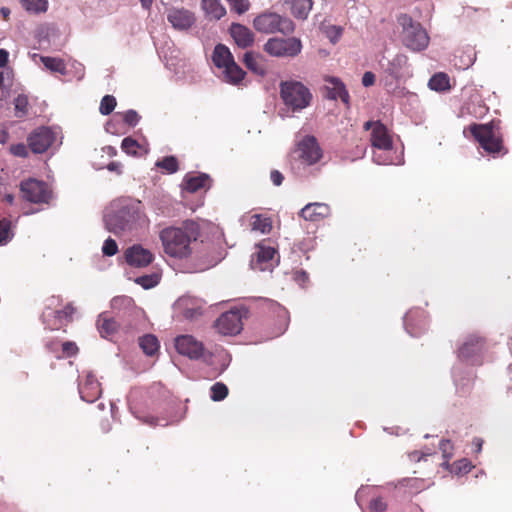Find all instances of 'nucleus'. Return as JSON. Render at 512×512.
<instances>
[{
    "mask_svg": "<svg viewBox=\"0 0 512 512\" xmlns=\"http://www.w3.org/2000/svg\"><path fill=\"white\" fill-rule=\"evenodd\" d=\"M325 81L331 85V87L328 88V97L330 99H340L345 104L349 103V93L344 83L339 78L327 77Z\"/></svg>",
    "mask_w": 512,
    "mask_h": 512,
    "instance_id": "22",
    "label": "nucleus"
},
{
    "mask_svg": "<svg viewBox=\"0 0 512 512\" xmlns=\"http://www.w3.org/2000/svg\"><path fill=\"white\" fill-rule=\"evenodd\" d=\"M433 454H435V450L427 448L423 451H413L412 453H410V458L412 460L420 461L421 459H424L425 457Z\"/></svg>",
    "mask_w": 512,
    "mask_h": 512,
    "instance_id": "50",
    "label": "nucleus"
},
{
    "mask_svg": "<svg viewBox=\"0 0 512 512\" xmlns=\"http://www.w3.org/2000/svg\"><path fill=\"white\" fill-rule=\"evenodd\" d=\"M123 120L127 125L134 127L138 124L140 116L135 110L130 109L123 114Z\"/></svg>",
    "mask_w": 512,
    "mask_h": 512,
    "instance_id": "46",
    "label": "nucleus"
},
{
    "mask_svg": "<svg viewBox=\"0 0 512 512\" xmlns=\"http://www.w3.org/2000/svg\"><path fill=\"white\" fill-rule=\"evenodd\" d=\"M439 449L442 452L443 458L445 459L443 465L448 467V461L453 456V445L451 444L450 440H442L439 444Z\"/></svg>",
    "mask_w": 512,
    "mask_h": 512,
    "instance_id": "41",
    "label": "nucleus"
},
{
    "mask_svg": "<svg viewBox=\"0 0 512 512\" xmlns=\"http://www.w3.org/2000/svg\"><path fill=\"white\" fill-rule=\"evenodd\" d=\"M322 158V149L314 136L307 135L297 143L292 153L291 169L302 175L306 167L316 164Z\"/></svg>",
    "mask_w": 512,
    "mask_h": 512,
    "instance_id": "3",
    "label": "nucleus"
},
{
    "mask_svg": "<svg viewBox=\"0 0 512 512\" xmlns=\"http://www.w3.org/2000/svg\"><path fill=\"white\" fill-rule=\"evenodd\" d=\"M402 27L401 41L411 51H422L428 47L429 36L419 22L414 21L409 15L401 14L397 18Z\"/></svg>",
    "mask_w": 512,
    "mask_h": 512,
    "instance_id": "4",
    "label": "nucleus"
},
{
    "mask_svg": "<svg viewBox=\"0 0 512 512\" xmlns=\"http://www.w3.org/2000/svg\"><path fill=\"white\" fill-rule=\"evenodd\" d=\"M160 277L156 273L146 274L139 276L135 279V283L142 286L144 289L155 287L159 283Z\"/></svg>",
    "mask_w": 512,
    "mask_h": 512,
    "instance_id": "37",
    "label": "nucleus"
},
{
    "mask_svg": "<svg viewBox=\"0 0 512 512\" xmlns=\"http://www.w3.org/2000/svg\"><path fill=\"white\" fill-rule=\"evenodd\" d=\"M167 20L174 29L184 31L195 23V16L187 9L171 8L167 12Z\"/></svg>",
    "mask_w": 512,
    "mask_h": 512,
    "instance_id": "14",
    "label": "nucleus"
},
{
    "mask_svg": "<svg viewBox=\"0 0 512 512\" xmlns=\"http://www.w3.org/2000/svg\"><path fill=\"white\" fill-rule=\"evenodd\" d=\"M245 308H234L222 313L215 321L217 331L225 336L239 334L243 329V318L247 316Z\"/></svg>",
    "mask_w": 512,
    "mask_h": 512,
    "instance_id": "7",
    "label": "nucleus"
},
{
    "mask_svg": "<svg viewBox=\"0 0 512 512\" xmlns=\"http://www.w3.org/2000/svg\"><path fill=\"white\" fill-rule=\"evenodd\" d=\"M220 261V258L219 257H212V258H208L205 262H203L198 270L199 271H204V270H207L213 266H215L218 262Z\"/></svg>",
    "mask_w": 512,
    "mask_h": 512,
    "instance_id": "56",
    "label": "nucleus"
},
{
    "mask_svg": "<svg viewBox=\"0 0 512 512\" xmlns=\"http://www.w3.org/2000/svg\"><path fill=\"white\" fill-rule=\"evenodd\" d=\"M0 13L2 14V16H3L5 19H7V18H8V16L10 15V9H9V8H7V7H2V8L0 9Z\"/></svg>",
    "mask_w": 512,
    "mask_h": 512,
    "instance_id": "64",
    "label": "nucleus"
},
{
    "mask_svg": "<svg viewBox=\"0 0 512 512\" xmlns=\"http://www.w3.org/2000/svg\"><path fill=\"white\" fill-rule=\"evenodd\" d=\"M22 4L27 11L35 13L46 11L48 6L46 0H22Z\"/></svg>",
    "mask_w": 512,
    "mask_h": 512,
    "instance_id": "38",
    "label": "nucleus"
},
{
    "mask_svg": "<svg viewBox=\"0 0 512 512\" xmlns=\"http://www.w3.org/2000/svg\"><path fill=\"white\" fill-rule=\"evenodd\" d=\"M202 8L215 20L221 19L226 14V9L219 0H202Z\"/></svg>",
    "mask_w": 512,
    "mask_h": 512,
    "instance_id": "27",
    "label": "nucleus"
},
{
    "mask_svg": "<svg viewBox=\"0 0 512 512\" xmlns=\"http://www.w3.org/2000/svg\"><path fill=\"white\" fill-rule=\"evenodd\" d=\"M210 392V398L213 401L218 402L224 400L227 397L228 388L224 383L217 382L211 386Z\"/></svg>",
    "mask_w": 512,
    "mask_h": 512,
    "instance_id": "36",
    "label": "nucleus"
},
{
    "mask_svg": "<svg viewBox=\"0 0 512 512\" xmlns=\"http://www.w3.org/2000/svg\"><path fill=\"white\" fill-rule=\"evenodd\" d=\"M454 465L457 473H467L471 469V463L467 459H461Z\"/></svg>",
    "mask_w": 512,
    "mask_h": 512,
    "instance_id": "52",
    "label": "nucleus"
},
{
    "mask_svg": "<svg viewBox=\"0 0 512 512\" xmlns=\"http://www.w3.org/2000/svg\"><path fill=\"white\" fill-rule=\"evenodd\" d=\"M285 3L289 5L292 15L298 19H307L312 6V0H285Z\"/></svg>",
    "mask_w": 512,
    "mask_h": 512,
    "instance_id": "23",
    "label": "nucleus"
},
{
    "mask_svg": "<svg viewBox=\"0 0 512 512\" xmlns=\"http://www.w3.org/2000/svg\"><path fill=\"white\" fill-rule=\"evenodd\" d=\"M10 239V221L2 219L0 220V245H5Z\"/></svg>",
    "mask_w": 512,
    "mask_h": 512,
    "instance_id": "42",
    "label": "nucleus"
},
{
    "mask_svg": "<svg viewBox=\"0 0 512 512\" xmlns=\"http://www.w3.org/2000/svg\"><path fill=\"white\" fill-rule=\"evenodd\" d=\"M156 165L169 173H175L178 170V161L174 156H166L161 161H158Z\"/></svg>",
    "mask_w": 512,
    "mask_h": 512,
    "instance_id": "40",
    "label": "nucleus"
},
{
    "mask_svg": "<svg viewBox=\"0 0 512 512\" xmlns=\"http://www.w3.org/2000/svg\"><path fill=\"white\" fill-rule=\"evenodd\" d=\"M199 315H201V308L200 307L186 308L183 311V316L186 319H194V318L198 317Z\"/></svg>",
    "mask_w": 512,
    "mask_h": 512,
    "instance_id": "54",
    "label": "nucleus"
},
{
    "mask_svg": "<svg viewBox=\"0 0 512 512\" xmlns=\"http://www.w3.org/2000/svg\"><path fill=\"white\" fill-rule=\"evenodd\" d=\"M175 348L179 354L187 356L191 360H202L205 363L210 362V352L205 349L202 342L196 340L191 335L176 337Z\"/></svg>",
    "mask_w": 512,
    "mask_h": 512,
    "instance_id": "9",
    "label": "nucleus"
},
{
    "mask_svg": "<svg viewBox=\"0 0 512 512\" xmlns=\"http://www.w3.org/2000/svg\"><path fill=\"white\" fill-rule=\"evenodd\" d=\"M74 312V308L71 305H67L62 310H52L48 307L42 315L43 323L46 324L50 329H58L61 325L63 318H69Z\"/></svg>",
    "mask_w": 512,
    "mask_h": 512,
    "instance_id": "19",
    "label": "nucleus"
},
{
    "mask_svg": "<svg viewBox=\"0 0 512 512\" xmlns=\"http://www.w3.org/2000/svg\"><path fill=\"white\" fill-rule=\"evenodd\" d=\"M407 63V57L403 54H396L391 60H387V64L381 62V66L392 77H398L401 69Z\"/></svg>",
    "mask_w": 512,
    "mask_h": 512,
    "instance_id": "26",
    "label": "nucleus"
},
{
    "mask_svg": "<svg viewBox=\"0 0 512 512\" xmlns=\"http://www.w3.org/2000/svg\"><path fill=\"white\" fill-rule=\"evenodd\" d=\"M372 146L382 150L392 148V140L388 134L387 128L380 122H376L371 132Z\"/></svg>",
    "mask_w": 512,
    "mask_h": 512,
    "instance_id": "20",
    "label": "nucleus"
},
{
    "mask_svg": "<svg viewBox=\"0 0 512 512\" xmlns=\"http://www.w3.org/2000/svg\"><path fill=\"white\" fill-rule=\"evenodd\" d=\"M210 178L207 174H199L196 176H186L185 177V188L189 192H196L201 188L206 187Z\"/></svg>",
    "mask_w": 512,
    "mask_h": 512,
    "instance_id": "28",
    "label": "nucleus"
},
{
    "mask_svg": "<svg viewBox=\"0 0 512 512\" xmlns=\"http://www.w3.org/2000/svg\"><path fill=\"white\" fill-rule=\"evenodd\" d=\"M270 179L275 186H280L284 180V177L280 171L272 170L270 173Z\"/></svg>",
    "mask_w": 512,
    "mask_h": 512,
    "instance_id": "57",
    "label": "nucleus"
},
{
    "mask_svg": "<svg viewBox=\"0 0 512 512\" xmlns=\"http://www.w3.org/2000/svg\"><path fill=\"white\" fill-rule=\"evenodd\" d=\"M116 99L114 96L112 95H105L101 102H100V107H99V112L102 114V115H109L110 113H112V111L115 109L116 107Z\"/></svg>",
    "mask_w": 512,
    "mask_h": 512,
    "instance_id": "39",
    "label": "nucleus"
},
{
    "mask_svg": "<svg viewBox=\"0 0 512 512\" xmlns=\"http://www.w3.org/2000/svg\"><path fill=\"white\" fill-rule=\"evenodd\" d=\"M212 61L216 67L223 69L227 65L232 63L234 61V58L228 47H226L223 44H218L214 48Z\"/></svg>",
    "mask_w": 512,
    "mask_h": 512,
    "instance_id": "24",
    "label": "nucleus"
},
{
    "mask_svg": "<svg viewBox=\"0 0 512 512\" xmlns=\"http://www.w3.org/2000/svg\"><path fill=\"white\" fill-rule=\"evenodd\" d=\"M280 96L287 109L293 113L301 112L312 101L310 90L299 81H282Z\"/></svg>",
    "mask_w": 512,
    "mask_h": 512,
    "instance_id": "5",
    "label": "nucleus"
},
{
    "mask_svg": "<svg viewBox=\"0 0 512 512\" xmlns=\"http://www.w3.org/2000/svg\"><path fill=\"white\" fill-rule=\"evenodd\" d=\"M98 330L102 337L113 334L117 329V323L112 318H107L101 314L97 321Z\"/></svg>",
    "mask_w": 512,
    "mask_h": 512,
    "instance_id": "30",
    "label": "nucleus"
},
{
    "mask_svg": "<svg viewBox=\"0 0 512 512\" xmlns=\"http://www.w3.org/2000/svg\"><path fill=\"white\" fill-rule=\"evenodd\" d=\"M232 10L238 14L248 11L250 3L248 0H227Z\"/></svg>",
    "mask_w": 512,
    "mask_h": 512,
    "instance_id": "44",
    "label": "nucleus"
},
{
    "mask_svg": "<svg viewBox=\"0 0 512 512\" xmlns=\"http://www.w3.org/2000/svg\"><path fill=\"white\" fill-rule=\"evenodd\" d=\"M54 134L47 127L33 131L28 137V146L36 154L44 153L53 143Z\"/></svg>",
    "mask_w": 512,
    "mask_h": 512,
    "instance_id": "13",
    "label": "nucleus"
},
{
    "mask_svg": "<svg viewBox=\"0 0 512 512\" xmlns=\"http://www.w3.org/2000/svg\"><path fill=\"white\" fill-rule=\"evenodd\" d=\"M28 98L26 95L20 94L14 99V115L17 118H23L28 114Z\"/></svg>",
    "mask_w": 512,
    "mask_h": 512,
    "instance_id": "35",
    "label": "nucleus"
},
{
    "mask_svg": "<svg viewBox=\"0 0 512 512\" xmlns=\"http://www.w3.org/2000/svg\"><path fill=\"white\" fill-rule=\"evenodd\" d=\"M138 146V143L136 140H134L131 137H126L122 140L121 148L127 153V154H136L135 148Z\"/></svg>",
    "mask_w": 512,
    "mask_h": 512,
    "instance_id": "47",
    "label": "nucleus"
},
{
    "mask_svg": "<svg viewBox=\"0 0 512 512\" xmlns=\"http://www.w3.org/2000/svg\"><path fill=\"white\" fill-rule=\"evenodd\" d=\"M222 360H223V364H222L221 372H222V371H224V370L228 367V365H229V363H230L231 358H230V356H229V355H227V354H226V355L223 357V359H222Z\"/></svg>",
    "mask_w": 512,
    "mask_h": 512,
    "instance_id": "62",
    "label": "nucleus"
},
{
    "mask_svg": "<svg viewBox=\"0 0 512 512\" xmlns=\"http://www.w3.org/2000/svg\"><path fill=\"white\" fill-rule=\"evenodd\" d=\"M121 165L118 162H111L107 165V169L109 171L118 172L120 173Z\"/></svg>",
    "mask_w": 512,
    "mask_h": 512,
    "instance_id": "61",
    "label": "nucleus"
},
{
    "mask_svg": "<svg viewBox=\"0 0 512 512\" xmlns=\"http://www.w3.org/2000/svg\"><path fill=\"white\" fill-rule=\"evenodd\" d=\"M276 254L274 247L265 244L257 245L252 255L251 267L260 271L272 270L278 264Z\"/></svg>",
    "mask_w": 512,
    "mask_h": 512,
    "instance_id": "12",
    "label": "nucleus"
},
{
    "mask_svg": "<svg viewBox=\"0 0 512 512\" xmlns=\"http://www.w3.org/2000/svg\"><path fill=\"white\" fill-rule=\"evenodd\" d=\"M472 444H473V447H474V451L476 453L481 452L482 445H483V440L481 438H474Z\"/></svg>",
    "mask_w": 512,
    "mask_h": 512,
    "instance_id": "60",
    "label": "nucleus"
},
{
    "mask_svg": "<svg viewBox=\"0 0 512 512\" xmlns=\"http://www.w3.org/2000/svg\"><path fill=\"white\" fill-rule=\"evenodd\" d=\"M153 0H140L142 7L146 10L150 9Z\"/></svg>",
    "mask_w": 512,
    "mask_h": 512,
    "instance_id": "63",
    "label": "nucleus"
},
{
    "mask_svg": "<svg viewBox=\"0 0 512 512\" xmlns=\"http://www.w3.org/2000/svg\"><path fill=\"white\" fill-rule=\"evenodd\" d=\"M102 252L105 256H114L118 252V245L116 241L110 237L106 239L102 247Z\"/></svg>",
    "mask_w": 512,
    "mask_h": 512,
    "instance_id": "45",
    "label": "nucleus"
},
{
    "mask_svg": "<svg viewBox=\"0 0 512 512\" xmlns=\"http://www.w3.org/2000/svg\"><path fill=\"white\" fill-rule=\"evenodd\" d=\"M9 59V53L5 49H0V68H4Z\"/></svg>",
    "mask_w": 512,
    "mask_h": 512,
    "instance_id": "59",
    "label": "nucleus"
},
{
    "mask_svg": "<svg viewBox=\"0 0 512 512\" xmlns=\"http://www.w3.org/2000/svg\"><path fill=\"white\" fill-rule=\"evenodd\" d=\"M388 504L384 500L383 497H376L371 499L369 503V511L370 512H385L387 510Z\"/></svg>",
    "mask_w": 512,
    "mask_h": 512,
    "instance_id": "43",
    "label": "nucleus"
},
{
    "mask_svg": "<svg viewBox=\"0 0 512 512\" xmlns=\"http://www.w3.org/2000/svg\"><path fill=\"white\" fill-rule=\"evenodd\" d=\"M20 192L24 200L35 204L47 203L51 197L47 184L33 178L20 183Z\"/></svg>",
    "mask_w": 512,
    "mask_h": 512,
    "instance_id": "11",
    "label": "nucleus"
},
{
    "mask_svg": "<svg viewBox=\"0 0 512 512\" xmlns=\"http://www.w3.org/2000/svg\"><path fill=\"white\" fill-rule=\"evenodd\" d=\"M139 345L148 356H153L159 349V342L156 336L146 334L139 339Z\"/></svg>",
    "mask_w": 512,
    "mask_h": 512,
    "instance_id": "29",
    "label": "nucleus"
},
{
    "mask_svg": "<svg viewBox=\"0 0 512 512\" xmlns=\"http://www.w3.org/2000/svg\"><path fill=\"white\" fill-rule=\"evenodd\" d=\"M62 351L65 356L71 357L78 351V347L74 342L67 341L62 344Z\"/></svg>",
    "mask_w": 512,
    "mask_h": 512,
    "instance_id": "48",
    "label": "nucleus"
},
{
    "mask_svg": "<svg viewBox=\"0 0 512 512\" xmlns=\"http://www.w3.org/2000/svg\"><path fill=\"white\" fill-rule=\"evenodd\" d=\"M140 213V201L117 199L105 209L103 221L108 231L118 235L132 230L140 218Z\"/></svg>",
    "mask_w": 512,
    "mask_h": 512,
    "instance_id": "1",
    "label": "nucleus"
},
{
    "mask_svg": "<svg viewBox=\"0 0 512 512\" xmlns=\"http://www.w3.org/2000/svg\"><path fill=\"white\" fill-rule=\"evenodd\" d=\"M79 394L81 399L88 403H92L100 397V383L93 374H87L85 382L79 386Z\"/></svg>",
    "mask_w": 512,
    "mask_h": 512,
    "instance_id": "18",
    "label": "nucleus"
},
{
    "mask_svg": "<svg viewBox=\"0 0 512 512\" xmlns=\"http://www.w3.org/2000/svg\"><path fill=\"white\" fill-rule=\"evenodd\" d=\"M253 27L263 34L281 33L283 35H289L295 29L291 19L271 11H265L256 16L253 20Z\"/></svg>",
    "mask_w": 512,
    "mask_h": 512,
    "instance_id": "6",
    "label": "nucleus"
},
{
    "mask_svg": "<svg viewBox=\"0 0 512 512\" xmlns=\"http://www.w3.org/2000/svg\"><path fill=\"white\" fill-rule=\"evenodd\" d=\"M375 83V75L374 73L367 71L363 74L362 77V85L364 87H370Z\"/></svg>",
    "mask_w": 512,
    "mask_h": 512,
    "instance_id": "55",
    "label": "nucleus"
},
{
    "mask_svg": "<svg viewBox=\"0 0 512 512\" xmlns=\"http://www.w3.org/2000/svg\"><path fill=\"white\" fill-rule=\"evenodd\" d=\"M199 236V226L192 220L181 227H167L160 232L164 252L173 258H186L191 254L190 244Z\"/></svg>",
    "mask_w": 512,
    "mask_h": 512,
    "instance_id": "2",
    "label": "nucleus"
},
{
    "mask_svg": "<svg viewBox=\"0 0 512 512\" xmlns=\"http://www.w3.org/2000/svg\"><path fill=\"white\" fill-rule=\"evenodd\" d=\"M469 129L475 140L486 152L495 154L503 148L501 139L494 134L492 124H473Z\"/></svg>",
    "mask_w": 512,
    "mask_h": 512,
    "instance_id": "10",
    "label": "nucleus"
},
{
    "mask_svg": "<svg viewBox=\"0 0 512 512\" xmlns=\"http://www.w3.org/2000/svg\"><path fill=\"white\" fill-rule=\"evenodd\" d=\"M11 152L13 155L18 156V157H27L28 156L27 146L23 143H19V144L11 146Z\"/></svg>",
    "mask_w": 512,
    "mask_h": 512,
    "instance_id": "49",
    "label": "nucleus"
},
{
    "mask_svg": "<svg viewBox=\"0 0 512 512\" xmlns=\"http://www.w3.org/2000/svg\"><path fill=\"white\" fill-rule=\"evenodd\" d=\"M144 423L149 424L151 426H166L167 422L162 423L161 420L155 418L154 416H146L142 420Z\"/></svg>",
    "mask_w": 512,
    "mask_h": 512,
    "instance_id": "58",
    "label": "nucleus"
},
{
    "mask_svg": "<svg viewBox=\"0 0 512 512\" xmlns=\"http://www.w3.org/2000/svg\"><path fill=\"white\" fill-rule=\"evenodd\" d=\"M223 74L227 83L237 85L244 79L246 72L233 61L223 68Z\"/></svg>",
    "mask_w": 512,
    "mask_h": 512,
    "instance_id": "25",
    "label": "nucleus"
},
{
    "mask_svg": "<svg viewBox=\"0 0 512 512\" xmlns=\"http://www.w3.org/2000/svg\"><path fill=\"white\" fill-rule=\"evenodd\" d=\"M330 207L326 203L314 202L306 204L299 212L306 221L318 222L330 215Z\"/></svg>",
    "mask_w": 512,
    "mask_h": 512,
    "instance_id": "17",
    "label": "nucleus"
},
{
    "mask_svg": "<svg viewBox=\"0 0 512 512\" xmlns=\"http://www.w3.org/2000/svg\"><path fill=\"white\" fill-rule=\"evenodd\" d=\"M252 230L267 234L271 231L272 223L270 218L255 214L251 217Z\"/></svg>",
    "mask_w": 512,
    "mask_h": 512,
    "instance_id": "32",
    "label": "nucleus"
},
{
    "mask_svg": "<svg viewBox=\"0 0 512 512\" xmlns=\"http://www.w3.org/2000/svg\"><path fill=\"white\" fill-rule=\"evenodd\" d=\"M428 86L434 91H445L450 88L449 77L444 73H437L430 78Z\"/></svg>",
    "mask_w": 512,
    "mask_h": 512,
    "instance_id": "33",
    "label": "nucleus"
},
{
    "mask_svg": "<svg viewBox=\"0 0 512 512\" xmlns=\"http://www.w3.org/2000/svg\"><path fill=\"white\" fill-rule=\"evenodd\" d=\"M230 34L236 44L241 48H247L254 42L253 32L244 25L234 23L230 27Z\"/></svg>",
    "mask_w": 512,
    "mask_h": 512,
    "instance_id": "21",
    "label": "nucleus"
},
{
    "mask_svg": "<svg viewBox=\"0 0 512 512\" xmlns=\"http://www.w3.org/2000/svg\"><path fill=\"white\" fill-rule=\"evenodd\" d=\"M131 298L127 296L114 297L111 301L112 308H119L121 306H127L131 303Z\"/></svg>",
    "mask_w": 512,
    "mask_h": 512,
    "instance_id": "51",
    "label": "nucleus"
},
{
    "mask_svg": "<svg viewBox=\"0 0 512 512\" xmlns=\"http://www.w3.org/2000/svg\"><path fill=\"white\" fill-rule=\"evenodd\" d=\"M243 62L250 71L258 75H263L265 73L263 66L252 52H246L244 54Z\"/></svg>",
    "mask_w": 512,
    "mask_h": 512,
    "instance_id": "34",
    "label": "nucleus"
},
{
    "mask_svg": "<svg viewBox=\"0 0 512 512\" xmlns=\"http://www.w3.org/2000/svg\"><path fill=\"white\" fill-rule=\"evenodd\" d=\"M126 262L136 268L148 266L154 259L150 250L143 248L141 245H133L125 251Z\"/></svg>",
    "mask_w": 512,
    "mask_h": 512,
    "instance_id": "16",
    "label": "nucleus"
},
{
    "mask_svg": "<svg viewBox=\"0 0 512 512\" xmlns=\"http://www.w3.org/2000/svg\"><path fill=\"white\" fill-rule=\"evenodd\" d=\"M341 33H342V29L340 27H337V26H331L328 29V31H327V35L330 38V41L332 43H336L337 42V40L341 36Z\"/></svg>",
    "mask_w": 512,
    "mask_h": 512,
    "instance_id": "53",
    "label": "nucleus"
},
{
    "mask_svg": "<svg viewBox=\"0 0 512 512\" xmlns=\"http://www.w3.org/2000/svg\"><path fill=\"white\" fill-rule=\"evenodd\" d=\"M483 349V340L482 338L471 335L468 336L462 345L458 349V356L460 359L464 361H468L471 363H475L477 357L481 353Z\"/></svg>",
    "mask_w": 512,
    "mask_h": 512,
    "instance_id": "15",
    "label": "nucleus"
},
{
    "mask_svg": "<svg viewBox=\"0 0 512 512\" xmlns=\"http://www.w3.org/2000/svg\"><path fill=\"white\" fill-rule=\"evenodd\" d=\"M263 49L267 54L273 57H295L301 52L302 43L300 39L296 37H273L268 39Z\"/></svg>",
    "mask_w": 512,
    "mask_h": 512,
    "instance_id": "8",
    "label": "nucleus"
},
{
    "mask_svg": "<svg viewBox=\"0 0 512 512\" xmlns=\"http://www.w3.org/2000/svg\"><path fill=\"white\" fill-rule=\"evenodd\" d=\"M40 60L48 70L52 72H58L62 75L66 74V66L62 59L49 56H41Z\"/></svg>",
    "mask_w": 512,
    "mask_h": 512,
    "instance_id": "31",
    "label": "nucleus"
}]
</instances>
